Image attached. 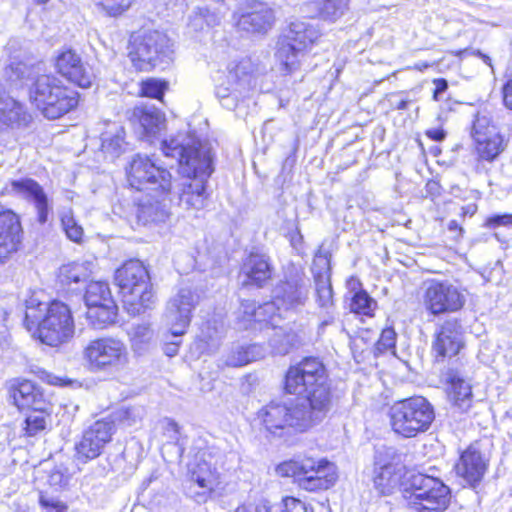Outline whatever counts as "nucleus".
Here are the masks:
<instances>
[{"label": "nucleus", "instance_id": "obj_51", "mask_svg": "<svg viewBox=\"0 0 512 512\" xmlns=\"http://www.w3.org/2000/svg\"><path fill=\"white\" fill-rule=\"evenodd\" d=\"M134 0H104L103 6L110 15L116 16L128 9Z\"/></svg>", "mask_w": 512, "mask_h": 512}, {"label": "nucleus", "instance_id": "obj_57", "mask_svg": "<svg viewBox=\"0 0 512 512\" xmlns=\"http://www.w3.org/2000/svg\"><path fill=\"white\" fill-rule=\"evenodd\" d=\"M503 101L505 106L512 110V78L503 86Z\"/></svg>", "mask_w": 512, "mask_h": 512}, {"label": "nucleus", "instance_id": "obj_4", "mask_svg": "<svg viewBox=\"0 0 512 512\" xmlns=\"http://www.w3.org/2000/svg\"><path fill=\"white\" fill-rule=\"evenodd\" d=\"M115 282L122 295L124 309L131 316H137L151 309L155 296L148 270L137 259L125 262L115 272Z\"/></svg>", "mask_w": 512, "mask_h": 512}, {"label": "nucleus", "instance_id": "obj_22", "mask_svg": "<svg viewBox=\"0 0 512 512\" xmlns=\"http://www.w3.org/2000/svg\"><path fill=\"white\" fill-rule=\"evenodd\" d=\"M22 227L18 216L5 211L0 213V265L9 261L21 242Z\"/></svg>", "mask_w": 512, "mask_h": 512}, {"label": "nucleus", "instance_id": "obj_12", "mask_svg": "<svg viewBox=\"0 0 512 512\" xmlns=\"http://www.w3.org/2000/svg\"><path fill=\"white\" fill-rule=\"evenodd\" d=\"M83 357L90 371L114 373L128 363V351L125 344L116 338L103 337L92 340L85 347Z\"/></svg>", "mask_w": 512, "mask_h": 512}, {"label": "nucleus", "instance_id": "obj_2", "mask_svg": "<svg viewBox=\"0 0 512 512\" xmlns=\"http://www.w3.org/2000/svg\"><path fill=\"white\" fill-rule=\"evenodd\" d=\"M162 151L179 163L183 176L177 192L179 206L186 210L202 209L209 196L207 182L214 171L210 144L191 134H178L162 142Z\"/></svg>", "mask_w": 512, "mask_h": 512}, {"label": "nucleus", "instance_id": "obj_47", "mask_svg": "<svg viewBox=\"0 0 512 512\" xmlns=\"http://www.w3.org/2000/svg\"><path fill=\"white\" fill-rule=\"evenodd\" d=\"M256 310V303L251 300H244L241 302L240 309L238 311L239 327L242 329L253 328L254 324V312Z\"/></svg>", "mask_w": 512, "mask_h": 512}, {"label": "nucleus", "instance_id": "obj_19", "mask_svg": "<svg viewBox=\"0 0 512 512\" xmlns=\"http://www.w3.org/2000/svg\"><path fill=\"white\" fill-rule=\"evenodd\" d=\"M55 67L60 75L81 88L90 87L95 79L92 68L72 49L58 54Z\"/></svg>", "mask_w": 512, "mask_h": 512}, {"label": "nucleus", "instance_id": "obj_28", "mask_svg": "<svg viewBox=\"0 0 512 512\" xmlns=\"http://www.w3.org/2000/svg\"><path fill=\"white\" fill-rule=\"evenodd\" d=\"M274 12L266 4L258 3L251 11L243 13L238 21L239 30L251 34H265L274 23Z\"/></svg>", "mask_w": 512, "mask_h": 512}, {"label": "nucleus", "instance_id": "obj_17", "mask_svg": "<svg viewBox=\"0 0 512 512\" xmlns=\"http://www.w3.org/2000/svg\"><path fill=\"white\" fill-rule=\"evenodd\" d=\"M196 302L197 296L190 289H181L169 300L164 314V322L172 336L180 337L185 334Z\"/></svg>", "mask_w": 512, "mask_h": 512}, {"label": "nucleus", "instance_id": "obj_39", "mask_svg": "<svg viewBox=\"0 0 512 512\" xmlns=\"http://www.w3.org/2000/svg\"><path fill=\"white\" fill-rule=\"evenodd\" d=\"M128 336L132 349L138 353L146 351L154 341V331L148 323L132 325Z\"/></svg>", "mask_w": 512, "mask_h": 512}, {"label": "nucleus", "instance_id": "obj_32", "mask_svg": "<svg viewBox=\"0 0 512 512\" xmlns=\"http://www.w3.org/2000/svg\"><path fill=\"white\" fill-rule=\"evenodd\" d=\"M133 117L138 120L147 138L155 137L165 127V115L155 107H136Z\"/></svg>", "mask_w": 512, "mask_h": 512}, {"label": "nucleus", "instance_id": "obj_26", "mask_svg": "<svg viewBox=\"0 0 512 512\" xmlns=\"http://www.w3.org/2000/svg\"><path fill=\"white\" fill-rule=\"evenodd\" d=\"M487 461L474 445H470L460 456L455 466L457 475L471 487H476L487 470Z\"/></svg>", "mask_w": 512, "mask_h": 512}, {"label": "nucleus", "instance_id": "obj_62", "mask_svg": "<svg viewBox=\"0 0 512 512\" xmlns=\"http://www.w3.org/2000/svg\"><path fill=\"white\" fill-rule=\"evenodd\" d=\"M461 211L462 216H473L477 212V205L474 203L468 204L466 206H463L461 208Z\"/></svg>", "mask_w": 512, "mask_h": 512}, {"label": "nucleus", "instance_id": "obj_36", "mask_svg": "<svg viewBox=\"0 0 512 512\" xmlns=\"http://www.w3.org/2000/svg\"><path fill=\"white\" fill-rule=\"evenodd\" d=\"M107 304L89 307L87 319L96 329H103L115 323L118 307L113 299H108Z\"/></svg>", "mask_w": 512, "mask_h": 512}, {"label": "nucleus", "instance_id": "obj_14", "mask_svg": "<svg viewBox=\"0 0 512 512\" xmlns=\"http://www.w3.org/2000/svg\"><path fill=\"white\" fill-rule=\"evenodd\" d=\"M226 84L218 85L215 93L224 108L233 110L237 107L239 100L253 87L250 60L243 59L238 63H231L228 66Z\"/></svg>", "mask_w": 512, "mask_h": 512}, {"label": "nucleus", "instance_id": "obj_20", "mask_svg": "<svg viewBox=\"0 0 512 512\" xmlns=\"http://www.w3.org/2000/svg\"><path fill=\"white\" fill-rule=\"evenodd\" d=\"M212 459L211 455L208 458L202 457L190 469V482L202 489V493L196 495L197 503H205L220 484V473Z\"/></svg>", "mask_w": 512, "mask_h": 512}, {"label": "nucleus", "instance_id": "obj_58", "mask_svg": "<svg viewBox=\"0 0 512 512\" xmlns=\"http://www.w3.org/2000/svg\"><path fill=\"white\" fill-rule=\"evenodd\" d=\"M426 136L433 141L442 142L446 138V131L442 128H431L426 130Z\"/></svg>", "mask_w": 512, "mask_h": 512}, {"label": "nucleus", "instance_id": "obj_46", "mask_svg": "<svg viewBox=\"0 0 512 512\" xmlns=\"http://www.w3.org/2000/svg\"><path fill=\"white\" fill-rule=\"evenodd\" d=\"M61 223L63 230L70 240L76 243H79L82 240L83 228L76 222L75 218L70 212L65 213L62 216Z\"/></svg>", "mask_w": 512, "mask_h": 512}, {"label": "nucleus", "instance_id": "obj_3", "mask_svg": "<svg viewBox=\"0 0 512 512\" xmlns=\"http://www.w3.org/2000/svg\"><path fill=\"white\" fill-rule=\"evenodd\" d=\"M24 322L29 330L37 326L39 339L49 346L68 342L75 332L71 310L60 301L48 304L30 298L26 302Z\"/></svg>", "mask_w": 512, "mask_h": 512}, {"label": "nucleus", "instance_id": "obj_50", "mask_svg": "<svg viewBox=\"0 0 512 512\" xmlns=\"http://www.w3.org/2000/svg\"><path fill=\"white\" fill-rule=\"evenodd\" d=\"M39 503L41 507L46 509L47 511H55V512H66L67 506L61 502L59 499L49 496L44 493H40L39 495Z\"/></svg>", "mask_w": 512, "mask_h": 512}, {"label": "nucleus", "instance_id": "obj_33", "mask_svg": "<svg viewBox=\"0 0 512 512\" xmlns=\"http://www.w3.org/2000/svg\"><path fill=\"white\" fill-rule=\"evenodd\" d=\"M263 357L264 349L261 345H235L224 355L223 362L228 367H242Z\"/></svg>", "mask_w": 512, "mask_h": 512}, {"label": "nucleus", "instance_id": "obj_31", "mask_svg": "<svg viewBox=\"0 0 512 512\" xmlns=\"http://www.w3.org/2000/svg\"><path fill=\"white\" fill-rule=\"evenodd\" d=\"M92 262H72L62 265L57 273V283L62 290L70 291L73 285L85 282L92 273Z\"/></svg>", "mask_w": 512, "mask_h": 512}, {"label": "nucleus", "instance_id": "obj_61", "mask_svg": "<svg viewBox=\"0 0 512 512\" xmlns=\"http://www.w3.org/2000/svg\"><path fill=\"white\" fill-rule=\"evenodd\" d=\"M165 429L167 432H173V435L170 436L171 439L177 440V434L179 433V426L174 420L167 419Z\"/></svg>", "mask_w": 512, "mask_h": 512}, {"label": "nucleus", "instance_id": "obj_8", "mask_svg": "<svg viewBox=\"0 0 512 512\" xmlns=\"http://www.w3.org/2000/svg\"><path fill=\"white\" fill-rule=\"evenodd\" d=\"M390 418L395 433L411 438L430 428L435 411L426 398L414 396L395 402L390 409Z\"/></svg>", "mask_w": 512, "mask_h": 512}, {"label": "nucleus", "instance_id": "obj_1", "mask_svg": "<svg viewBox=\"0 0 512 512\" xmlns=\"http://www.w3.org/2000/svg\"><path fill=\"white\" fill-rule=\"evenodd\" d=\"M286 393L302 397L285 402L271 401L258 411V418L271 434L282 437L305 432L319 424L331 406L325 367L316 358H306L288 369Z\"/></svg>", "mask_w": 512, "mask_h": 512}, {"label": "nucleus", "instance_id": "obj_21", "mask_svg": "<svg viewBox=\"0 0 512 512\" xmlns=\"http://www.w3.org/2000/svg\"><path fill=\"white\" fill-rule=\"evenodd\" d=\"M330 253L319 249L313 260L312 272L316 286L317 302L320 307H333V290L330 282Z\"/></svg>", "mask_w": 512, "mask_h": 512}, {"label": "nucleus", "instance_id": "obj_42", "mask_svg": "<svg viewBox=\"0 0 512 512\" xmlns=\"http://www.w3.org/2000/svg\"><path fill=\"white\" fill-rule=\"evenodd\" d=\"M398 477L395 475V468L392 464H383L374 476V485L381 494H390L398 483Z\"/></svg>", "mask_w": 512, "mask_h": 512}, {"label": "nucleus", "instance_id": "obj_48", "mask_svg": "<svg viewBox=\"0 0 512 512\" xmlns=\"http://www.w3.org/2000/svg\"><path fill=\"white\" fill-rule=\"evenodd\" d=\"M166 84L157 79H148L142 82L141 94L146 97L162 99Z\"/></svg>", "mask_w": 512, "mask_h": 512}, {"label": "nucleus", "instance_id": "obj_37", "mask_svg": "<svg viewBox=\"0 0 512 512\" xmlns=\"http://www.w3.org/2000/svg\"><path fill=\"white\" fill-rule=\"evenodd\" d=\"M102 151L111 158L119 157L125 151V131L120 125L114 124L110 130L101 135Z\"/></svg>", "mask_w": 512, "mask_h": 512}, {"label": "nucleus", "instance_id": "obj_35", "mask_svg": "<svg viewBox=\"0 0 512 512\" xmlns=\"http://www.w3.org/2000/svg\"><path fill=\"white\" fill-rule=\"evenodd\" d=\"M30 120V115L24 110L21 103L13 98H5L0 104V123L6 126L26 125Z\"/></svg>", "mask_w": 512, "mask_h": 512}, {"label": "nucleus", "instance_id": "obj_29", "mask_svg": "<svg viewBox=\"0 0 512 512\" xmlns=\"http://www.w3.org/2000/svg\"><path fill=\"white\" fill-rule=\"evenodd\" d=\"M442 378L450 385L449 398L453 405L461 412H467L472 406L473 394L462 373L458 369L447 368L442 372Z\"/></svg>", "mask_w": 512, "mask_h": 512}, {"label": "nucleus", "instance_id": "obj_40", "mask_svg": "<svg viewBox=\"0 0 512 512\" xmlns=\"http://www.w3.org/2000/svg\"><path fill=\"white\" fill-rule=\"evenodd\" d=\"M144 416L145 409L142 406H123L113 412L110 419L107 420L111 421L114 426L117 423L124 427H131L140 423Z\"/></svg>", "mask_w": 512, "mask_h": 512}, {"label": "nucleus", "instance_id": "obj_63", "mask_svg": "<svg viewBox=\"0 0 512 512\" xmlns=\"http://www.w3.org/2000/svg\"><path fill=\"white\" fill-rule=\"evenodd\" d=\"M178 346H179V343L178 342H172V343H169L166 345L165 347V354L172 357V356H175L178 352Z\"/></svg>", "mask_w": 512, "mask_h": 512}, {"label": "nucleus", "instance_id": "obj_16", "mask_svg": "<svg viewBox=\"0 0 512 512\" xmlns=\"http://www.w3.org/2000/svg\"><path fill=\"white\" fill-rule=\"evenodd\" d=\"M464 332L456 319L444 321L435 331L431 351L437 363L457 356L464 348Z\"/></svg>", "mask_w": 512, "mask_h": 512}, {"label": "nucleus", "instance_id": "obj_56", "mask_svg": "<svg viewBox=\"0 0 512 512\" xmlns=\"http://www.w3.org/2000/svg\"><path fill=\"white\" fill-rule=\"evenodd\" d=\"M203 13V18L206 24V27H213L220 23L221 17L218 13L214 11H210L208 8H201Z\"/></svg>", "mask_w": 512, "mask_h": 512}, {"label": "nucleus", "instance_id": "obj_59", "mask_svg": "<svg viewBox=\"0 0 512 512\" xmlns=\"http://www.w3.org/2000/svg\"><path fill=\"white\" fill-rule=\"evenodd\" d=\"M492 226L512 224V215H497L489 219Z\"/></svg>", "mask_w": 512, "mask_h": 512}, {"label": "nucleus", "instance_id": "obj_23", "mask_svg": "<svg viewBox=\"0 0 512 512\" xmlns=\"http://www.w3.org/2000/svg\"><path fill=\"white\" fill-rule=\"evenodd\" d=\"M11 188L13 192L34 205L37 212V220L40 224H45L48 221L52 207L49 204L46 193L38 182L31 178L13 180Z\"/></svg>", "mask_w": 512, "mask_h": 512}, {"label": "nucleus", "instance_id": "obj_15", "mask_svg": "<svg viewBox=\"0 0 512 512\" xmlns=\"http://www.w3.org/2000/svg\"><path fill=\"white\" fill-rule=\"evenodd\" d=\"M471 137L479 161L493 162L506 148L504 137L498 132L491 118L478 113L471 126Z\"/></svg>", "mask_w": 512, "mask_h": 512}, {"label": "nucleus", "instance_id": "obj_45", "mask_svg": "<svg viewBox=\"0 0 512 512\" xmlns=\"http://www.w3.org/2000/svg\"><path fill=\"white\" fill-rule=\"evenodd\" d=\"M277 311L279 310L277 309L274 300L256 306V310L254 312V323H271L273 328L276 327L274 319Z\"/></svg>", "mask_w": 512, "mask_h": 512}, {"label": "nucleus", "instance_id": "obj_30", "mask_svg": "<svg viewBox=\"0 0 512 512\" xmlns=\"http://www.w3.org/2000/svg\"><path fill=\"white\" fill-rule=\"evenodd\" d=\"M10 398L19 409L44 410L43 393L28 380H16L9 388Z\"/></svg>", "mask_w": 512, "mask_h": 512}, {"label": "nucleus", "instance_id": "obj_52", "mask_svg": "<svg viewBox=\"0 0 512 512\" xmlns=\"http://www.w3.org/2000/svg\"><path fill=\"white\" fill-rule=\"evenodd\" d=\"M328 326H335L340 329V331H345L343 324L338 320L334 311L330 309H328V311L322 316V320L319 324V331L324 332Z\"/></svg>", "mask_w": 512, "mask_h": 512}, {"label": "nucleus", "instance_id": "obj_43", "mask_svg": "<svg viewBox=\"0 0 512 512\" xmlns=\"http://www.w3.org/2000/svg\"><path fill=\"white\" fill-rule=\"evenodd\" d=\"M377 306V302L371 298L364 290L356 292L350 303V310L356 314L372 316Z\"/></svg>", "mask_w": 512, "mask_h": 512}, {"label": "nucleus", "instance_id": "obj_41", "mask_svg": "<svg viewBox=\"0 0 512 512\" xmlns=\"http://www.w3.org/2000/svg\"><path fill=\"white\" fill-rule=\"evenodd\" d=\"M87 307L107 304L108 299H113L106 282L92 281L88 284L84 296Z\"/></svg>", "mask_w": 512, "mask_h": 512}, {"label": "nucleus", "instance_id": "obj_5", "mask_svg": "<svg viewBox=\"0 0 512 512\" xmlns=\"http://www.w3.org/2000/svg\"><path fill=\"white\" fill-rule=\"evenodd\" d=\"M403 497L415 512H444L450 504L451 491L439 478L411 472L402 483Z\"/></svg>", "mask_w": 512, "mask_h": 512}, {"label": "nucleus", "instance_id": "obj_34", "mask_svg": "<svg viewBox=\"0 0 512 512\" xmlns=\"http://www.w3.org/2000/svg\"><path fill=\"white\" fill-rule=\"evenodd\" d=\"M349 0H312L307 4L312 16L335 21L348 10Z\"/></svg>", "mask_w": 512, "mask_h": 512}, {"label": "nucleus", "instance_id": "obj_44", "mask_svg": "<svg viewBox=\"0 0 512 512\" xmlns=\"http://www.w3.org/2000/svg\"><path fill=\"white\" fill-rule=\"evenodd\" d=\"M44 410H33L25 419L24 430L27 436H36L47 426V416Z\"/></svg>", "mask_w": 512, "mask_h": 512}, {"label": "nucleus", "instance_id": "obj_49", "mask_svg": "<svg viewBox=\"0 0 512 512\" xmlns=\"http://www.w3.org/2000/svg\"><path fill=\"white\" fill-rule=\"evenodd\" d=\"M397 334L392 327H387L382 330L379 340L375 345L376 351L384 353L393 350L396 345Z\"/></svg>", "mask_w": 512, "mask_h": 512}, {"label": "nucleus", "instance_id": "obj_27", "mask_svg": "<svg viewBox=\"0 0 512 512\" xmlns=\"http://www.w3.org/2000/svg\"><path fill=\"white\" fill-rule=\"evenodd\" d=\"M272 272L273 267L267 255L251 253L241 268L242 284L262 288L271 279Z\"/></svg>", "mask_w": 512, "mask_h": 512}, {"label": "nucleus", "instance_id": "obj_54", "mask_svg": "<svg viewBox=\"0 0 512 512\" xmlns=\"http://www.w3.org/2000/svg\"><path fill=\"white\" fill-rule=\"evenodd\" d=\"M203 13L201 11V8H198L196 11L193 12V15L189 18V27L192 28L194 31H202L206 27Z\"/></svg>", "mask_w": 512, "mask_h": 512}, {"label": "nucleus", "instance_id": "obj_60", "mask_svg": "<svg viewBox=\"0 0 512 512\" xmlns=\"http://www.w3.org/2000/svg\"><path fill=\"white\" fill-rule=\"evenodd\" d=\"M434 84H435V90H434V95H433V98L435 100H438V96L442 93H444L447 88H448V83L445 79H435L434 80Z\"/></svg>", "mask_w": 512, "mask_h": 512}, {"label": "nucleus", "instance_id": "obj_55", "mask_svg": "<svg viewBox=\"0 0 512 512\" xmlns=\"http://www.w3.org/2000/svg\"><path fill=\"white\" fill-rule=\"evenodd\" d=\"M285 510L283 512H306L305 504L294 497L284 499Z\"/></svg>", "mask_w": 512, "mask_h": 512}, {"label": "nucleus", "instance_id": "obj_53", "mask_svg": "<svg viewBox=\"0 0 512 512\" xmlns=\"http://www.w3.org/2000/svg\"><path fill=\"white\" fill-rule=\"evenodd\" d=\"M68 481L69 475L59 468L52 470L48 477L49 484L55 487H63Z\"/></svg>", "mask_w": 512, "mask_h": 512}, {"label": "nucleus", "instance_id": "obj_24", "mask_svg": "<svg viewBox=\"0 0 512 512\" xmlns=\"http://www.w3.org/2000/svg\"><path fill=\"white\" fill-rule=\"evenodd\" d=\"M309 285L302 279L282 282L273 291V300L277 309L296 310L308 300Z\"/></svg>", "mask_w": 512, "mask_h": 512}, {"label": "nucleus", "instance_id": "obj_9", "mask_svg": "<svg viewBox=\"0 0 512 512\" xmlns=\"http://www.w3.org/2000/svg\"><path fill=\"white\" fill-rule=\"evenodd\" d=\"M277 473L295 478L300 488L310 492L327 490L338 478L333 463L325 459L316 461L313 458L284 462L277 467Z\"/></svg>", "mask_w": 512, "mask_h": 512}, {"label": "nucleus", "instance_id": "obj_10", "mask_svg": "<svg viewBox=\"0 0 512 512\" xmlns=\"http://www.w3.org/2000/svg\"><path fill=\"white\" fill-rule=\"evenodd\" d=\"M173 44L161 31H146L131 44L129 57L139 71H150L156 67L165 68L173 59Z\"/></svg>", "mask_w": 512, "mask_h": 512}, {"label": "nucleus", "instance_id": "obj_7", "mask_svg": "<svg viewBox=\"0 0 512 512\" xmlns=\"http://www.w3.org/2000/svg\"><path fill=\"white\" fill-rule=\"evenodd\" d=\"M320 37L319 31L309 22L295 20L277 41L275 57L282 70L291 74L300 69L306 51Z\"/></svg>", "mask_w": 512, "mask_h": 512}, {"label": "nucleus", "instance_id": "obj_11", "mask_svg": "<svg viewBox=\"0 0 512 512\" xmlns=\"http://www.w3.org/2000/svg\"><path fill=\"white\" fill-rule=\"evenodd\" d=\"M129 186L146 193L167 194L172 189V175L169 170L156 163L147 155L136 154L125 168Z\"/></svg>", "mask_w": 512, "mask_h": 512}, {"label": "nucleus", "instance_id": "obj_38", "mask_svg": "<svg viewBox=\"0 0 512 512\" xmlns=\"http://www.w3.org/2000/svg\"><path fill=\"white\" fill-rule=\"evenodd\" d=\"M298 343V337L289 328L274 327L269 337V346L276 355L288 354Z\"/></svg>", "mask_w": 512, "mask_h": 512}, {"label": "nucleus", "instance_id": "obj_25", "mask_svg": "<svg viewBox=\"0 0 512 512\" xmlns=\"http://www.w3.org/2000/svg\"><path fill=\"white\" fill-rule=\"evenodd\" d=\"M170 193H147L148 197L142 200L137 207L138 222L143 225L164 223L170 217Z\"/></svg>", "mask_w": 512, "mask_h": 512}, {"label": "nucleus", "instance_id": "obj_13", "mask_svg": "<svg viewBox=\"0 0 512 512\" xmlns=\"http://www.w3.org/2000/svg\"><path fill=\"white\" fill-rule=\"evenodd\" d=\"M465 295L448 280L430 279L424 282L423 305L432 315L438 316L460 310Z\"/></svg>", "mask_w": 512, "mask_h": 512}, {"label": "nucleus", "instance_id": "obj_18", "mask_svg": "<svg viewBox=\"0 0 512 512\" xmlns=\"http://www.w3.org/2000/svg\"><path fill=\"white\" fill-rule=\"evenodd\" d=\"M114 425L107 419L96 421L83 434L81 441L76 445L78 460L87 462L97 458L105 445L111 441Z\"/></svg>", "mask_w": 512, "mask_h": 512}, {"label": "nucleus", "instance_id": "obj_6", "mask_svg": "<svg viewBox=\"0 0 512 512\" xmlns=\"http://www.w3.org/2000/svg\"><path fill=\"white\" fill-rule=\"evenodd\" d=\"M29 97L48 119H57L78 105V93L54 75H39L29 89Z\"/></svg>", "mask_w": 512, "mask_h": 512}, {"label": "nucleus", "instance_id": "obj_64", "mask_svg": "<svg viewBox=\"0 0 512 512\" xmlns=\"http://www.w3.org/2000/svg\"><path fill=\"white\" fill-rule=\"evenodd\" d=\"M470 54L481 58L484 63L493 68L491 58L480 50H471Z\"/></svg>", "mask_w": 512, "mask_h": 512}]
</instances>
